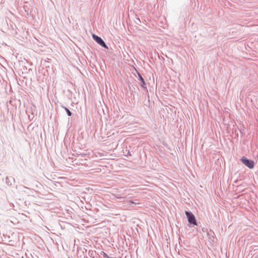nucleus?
<instances>
[{
    "instance_id": "nucleus-2",
    "label": "nucleus",
    "mask_w": 258,
    "mask_h": 258,
    "mask_svg": "<svg viewBox=\"0 0 258 258\" xmlns=\"http://www.w3.org/2000/svg\"><path fill=\"white\" fill-rule=\"evenodd\" d=\"M241 161L243 164L248 167L250 169H252L254 167V162L252 160L247 159L246 157H243L241 159Z\"/></svg>"
},
{
    "instance_id": "nucleus-3",
    "label": "nucleus",
    "mask_w": 258,
    "mask_h": 258,
    "mask_svg": "<svg viewBox=\"0 0 258 258\" xmlns=\"http://www.w3.org/2000/svg\"><path fill=\"white\" fill-rule=\"evenodd\" d=\"M92 37L99 45L106 49H108V46L106 45V44L105 43V42L101 38L95 34H92Z\"/></svg>"
},
{
    "instance_id": "nucleus-5",
    "label": "nucleus",
    "mask_w": 258,
    "mask_h": 258,
    "mask_svg": "<svg viewBox=\"0 0 258 258\" xmlns=\"http://www.w3.org/2000/svg\"><path fill=\"white\" fill-rule=\"evenodd\" d=\"M129 204L131 205V204H137V203L132 201H129Z\"/></svg>"
},
{
    "instance_id": "nucleus-6",
    "label": "nucleus",
    "mask_w": 258,
    "mask_h": 258,
    "mask_svg": "<svg viewBox=\"0 0 258 258\" xmlns=\"http://www.w3.org/2000/svg\"><path fill=\"white\" fill-rule=\"evenodd\" d=\"M140 79H141V81L144 84L145 82L144 81L143 78L141 76H140Z\"/></svg>"
},
{
    "instance_id": "nucleus-1",
    "label": "nucleus",
    "mask_w": 258,
    "mask_h": 258,
    "mask_svg": "<svg viewBox=\"0 0 258 258\" xmlns=\"http://www.w3.org/2000/svg\"><path fill=\"white\" fill-rule=\"evenodd\" d=\"M185 214L187 217L188 222L194 225H198V223L196 221L195 216L190 212L185 211Z\"/></svg>"
},
{
    "instance_id": "nucleus-4",
    "label": "nucleus",
    "mask_w": 258,
    "mask_h": 258,
    "mask_svg": "<svg viewBox=\"0 0 258 258\" xmlns=\"http://www.w3.org/2000/svg\"><path fill=\"white\" fill-rule=\"evenodd\" d=\"M66 110L67 112V113L68 114L69 116H71L72 115V113L67 108H66Z\"/></svg>"
}]
</instances>
